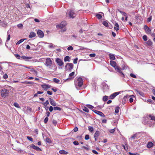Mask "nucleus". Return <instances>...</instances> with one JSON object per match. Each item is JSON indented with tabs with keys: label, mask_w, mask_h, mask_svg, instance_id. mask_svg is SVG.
Here are the masks:
<instances>
[{
	"label": "nucleus",
	"mask_w": 155,
	"mask_h": 155,
	"mask_svg": "<svg viewBox=\"0 0 155 155\" xmlns=\"http://www.w3.org/2000/svg\"><path fill=\"white\" fill-rule=\"evenodd\" d=\"M110 63L111 66L114 67L116 71L120 74V75L121 77H125L124 74L121 72L120 68L118 66H116V63L115 62L110 61Z\"/></svg>",
	"instance_id": "nucleus-1"
},
{
	"label": "nucleus",
	"mask_w": 155,
	"mask_h": 155,
	"mask_svg": "<svg viewBox=\"0 0 155 155\" xmlns=\"http://www.w3.org/2000/svg\"><path fill=\"white\" fill-rule=\"evenodd\" d=\"M83 84V80L82 78L79 77L76 80L75 79L74 84L76 88L78 89L79 87H81Z\"/></svg>",
	"instance_id": "nucleus-2"
},
{
	"label": "nucleus",
	"mask_w": 155,
	"mask_h": 155,
	"mask_svg": "<svg viewBox=\"0 0 155 155\" xmlns=\"http://www.w3.org/2000/svg\"><path fill=\"white\" fill-rule=\"evenodd\" d=\"M1 93L2 96L3 97H5L8 95L9 91L8 90L4 88L2 90Z\"/></svg>",
	"instance_id": "nucleus-3"
},
{
	"label": "nucleus",
	"mask_w": 155,
	"mask_h": 155,
	"mask_svg": "<svg viewBox=\"0 0 155 155\" xmlns=\"http://www.w3.org/2000/svg\"><path fill=\"white\" fill-rule=\"evenodd\" d=\"M67 25V23L65 21H63L61 23L56 26L57 28H62L65 27Z\"/></svg>",
	"instance_id": "nucleus-4"
},
{
	"label": "nucleus",
	"mask_w": 155,
	"mask_h": 155,
	"mask_svg": "<svg viewBox=\"0 0 155 155\" xmlns=\"http://www.w3.org/2000/svg\"><path fill=\"white\" fill-rule=\"evenodd\" d=\"M52 64V61L49 58H47L45 61V65L47 66L51 67Z\"/></svg>",
	"instance_id": "nucleus-5"
},
{
	"label": "nucleus",
	"mask_w": 155,
	"mask_h": 155,
	"mask_svg": "<svg viewBox=\"0 0 155 155\" xmlns=\"http://www.w3.org/2000/svg\"><path fill=\"white\" fill-rule=\"evenodd\" d=\"M68 15L70 18H73L75 17L76 15L73 11L70 10L68 13Z\"/></svg>",
	"instance_id": "nucleus-6"
},
{
	"label": "nucleus",
	"mask_w": 155,
	"mask_h": 155,
	"mask_svg": "<svg viewBox=\"0 0 155 155\" xmlns=\"http://www.w3.org/2000/svg\"><path fill=\"white\" fill-rule=\"evenodd\" d=\"M144 29L147 34H151V29L147 25H145L144 26Z\"/></svg>",
	"instance_id": "nucleus-7"
},
{
	"label": "nucleus",
	"mask_w": 155,
	"mask_h": 155,
	"mask_svg": "<svg viewBox=\"0 0 155 155\" xmlns=\"http://www.w3.org/2000/svg\"><path fill=\"white\" fill-rule=\"evenodd\" d=\"M55 61L59 66H62L64 64L63 61L59 58H57Z\"/></svg>",
	"instance_id": "nucleus-8"
},
{
	"label": "nucleus",
	"mask_w": 155,
	"mask_h": 155,
	"mask_svg": "<svg viewBox=\"0 0 155 155\" xmlns=\"http://www.w3.org/2000/svg\"><path fill=\"white\" fill-rule=\"evenodd\" d=\"M93 111L96 114L99 115L100 116L102 117H105L104 114L101 112L95 110H93Z\"/></svg>",
	"instance_id": "nucleus-9"
},
{
	"label": "nucleus",
	"mask_w": 155,
	"mask_h": 155,
	"mask_svg": "<svg viewBox=\"0 0 155 155\" xmlns=\"http://www.w3.org/2000/svg\"><path fill=\"white\" fill-rule=\"evenodd\" d=\"M120 93V92H117L113 93L110 95L109 96V98L110 99H114L115 97L118 95Z\"/></svg>",
	"instance_id": "nucleus-10"
},
{
	"label": "nucleus",
	"mask_w": 155,
	"mask_h": 155,
	"mask_svg": "<svg viewBox=\"0 0 155 155\" xmlns=\"http://www.w3.org/2000/svg\"><path fill=\"white\" fill-rule=\"evenodd\" d=\"M30 147L38 151H41V149L38 147L35 146L34 144H31L30 146Z\"/></svg>",
	"instance_id": "nucleus-11"
},
{
	"label": "nucleus",
	"mask_w": 155,
	"mask_h": 155,
	"mask_svg": "<svg viewBox=\"0 0 155 155\" xmlns=\"http://www.w3.org/2000/svg\"><path fill=\"white\" fill-rule=\"evenodd\" d=\"M37 34L38 36L41 38H43L44 36V34L43 32L40 30H38V31Z\"/></svg>",
	"instance_id": "nucleus-12"
},
{
	"label": "nucleus",
	"mask_w": 155,
	"mask_h": 155,
	"mask_svg": "<svg viewBox=\"0 0 155 155\" xmlns=\"http://www.w3.org/2000/svg\"><path fill=\"white\" fill-rule=\"evenodd\" d=\"M67 66L68 67V68L69 70H71L73 68L74 65H73V64L72 63H67L66 65L65 66V67L66 68Z\"/></svg>",
	"instance_id": "nucleus-13"
},
{
	"label": "nucleus",
	"mask_w": 155,
	"mask_h": 155,
	"mask_svg": "<svg viewBox=\"0 0 155 155\" xmlns=\"http://www.w3.org/2000/svg\"><path fill=\"white\" fill-rule=\"evenodd\" d=\"M41 86L45 90H47V88H49L51 87V86L49 85H47L46 84L42 85Z\"/></svg>",
	"instance_id": "nucleus-14"
},
{
	"label": "nucleus",
	"mask_w": 155,
	"mask_h": 155,
	"mask_svg": "<svg viewBox=\"0 0 155 155\" xmlns=\"http://www.w3.org/2000/svg\"><path fill=\"white\" fill-rule=\"evenodd\" d=\"M21 58L25 61H28L29 59H31L32 58V57H26L24 56H22Z\"/></svg>",
	"instance_id": "nucleus-15"
},
{
	"label": "nucleus",
	"mask_w": 155,
	"mask_h": 155,
	"mask_svg": "<svg viewBox=\"0 0 155 155\" xmlns=\"http://www.w3.org/2000/svg\"><path fill=\"white\" fill-rule=\"evenodd\" d=\"M146 44L147 46L150 47H152L153 46V42L151 40H149L146 42Z\"/></svg>",
	"instance_id": "nucleus-16"
},
{
	"label": "nucleus",
	"mask_w": 155,
	"mask_h": 155,
	"mask_svg": "<svg viewBox=\"0 0 155 155\" xmlns=\"http://www.w3.org/2000/svg\"><path fill=\"white\" fill-rule=\"evenodd\" d=\"M49 100L50 103L52 105L54 106H55L56 105V103L53 99H52L51 98H50Z\"/></svg>",
	"instance_id": "nucleus-17"
},
{
	"label": "nucleus",
	"mask_w": 155,
	"mask_h": 155,
	"mask_svg": "<svg viewBox=\"0 0 155 155\" xmlns=\"http://www.w3.org/2000/svg\"><path fill=\"white\" fill-rule=\"evenodd\" d=\"M36 35V34L35 32H31L30 33V34L29 36V37L30 38H32L35 37Z\"/></svg>",
	"instance_id": "nucleus-18"
},
{
	"label": "nucleus",
	"mask_w": 155,
	"mask_h": 155,
	"mask_svg": "<svg viewBox=\"0 0 155 155\" xmlns=\"http://www.w3.org/2000/svg\"><path fill=\"white\" fill-rule=\"evenodd\" d=\"M119 25L117 23H115L114 26V29L116 30V31H117L119 30Z\"/></svg>",
	"instance_id": "nucleus-19"
},
{
	"label": "nucleus",
	"mask_w": 155,
	"mask_h": 155,
	"mask_svg": "<svg viewBox=\"0 0 155 155\" xmlns=\"http://www.w3.org/2000/svg\"><path fill=\"white\" fill-rule=\"evenodd\" d=\"M110 58L112 60H114L115 59L114 55L112 54H109Z\"/></svg>",
	"instance_id": "nucleus-20"
},
{
	"label": "nucleus",
	"mask_w": 155,
	"mask_h": 155,
	"mask_svg": "<svg viewBox=\"0 0 155 155\" xmlns=\"http://www.w3.org/2000/svg\"><path fill=\"white\" fill-rule=\"evenodd\" d=\"M153 143L152 142H149L147 145V147L148 148H150L153 146Z\"/></svg>",
	"instance_id": "nucleus-21"
},
{
	"label": "nucleus",
	"mask_w": 155,
	"mask_h": 155,
	"mask_svg": "<svg viewBox=\"0 0 155 155\" xmlns=\"http://www.w3.org/2000/svg\"><path fill=\"white\" fill-rule=\"evenodd\" d=\"M135 91L138 93L140 95L142 96H143L144 93L143 92L137 90H135Z\"/></svg>",
	"instance_id": "nucleus-22"
},
{
	"label": "nucleus",
	"mask_w": 155,
	"mask_h": 155,
	"mask_svg": "<svg viewBox=\"0 0 155 155\" xmlns=\"http://www.w3.org/2000/svg\"><path fill=\"white\" fill-rule=\"evenodd\" d=\"M59 153L60 154H66L68 153V152H66L65 150H60L59 151Z\"/></svg>",
	"instance_id": "nucleus-23"
},
{
	"label": "nucleus",
	"mask_w": 155,
	"mask_h": 155,
	"mask_svg": "<svg viewBox=\"0 0 155 155\" xmlns=\"http://www.w3.org/2000/svg\"><path fill=\"white\" fill-rule=\"evenodd\" d=\"M100 134V133L98 131H96L94 134V137H98Z\"/></svg>",
	"instance_id": "nucleus-24"
},
{
	"label": "nucleus",
	"mask_w": 155,
	"mask_h": 155,
	"mask_svg": "<svg viewBox=\"0 0 155 155\" xmlns=\"http://www.w3.org/2000/svg\"><path fill=\"white\" fill-rule=\"evenodd\" d=\"M70 59V58L68 56H67L64 58V61L65 62H66V61L69 62Z\"/></svg>",
	"instance_id": "nucleus-25"
},
{
	"label": "nucleus",
	"mask_w": 155,
	"mask_h": 155,
	"mask_svg": "<svg viewBox=\"0 0 155 155\" xmlns=\"http://www.w3.org/2000/svg\"><path fill=\"white\" fill-rule=\"evenodd\" d=\"M129 97V95L128 94H127L125 96L123 99L122 101H126V99H127Z\"/></svg>",
	"instance_id": "nucleus-26"
},
{
	"label": "nucleus",
	"mask_w": 155,
	"mask_h": 155,
	"mask_svg": "<svg viewBox=\"0 0 155 155\" xmlns=\"http://www.w3.org/2000/svg\"><path fill=\"white\" fill-rule=\"evenodd\" d=\"M120 109V107L118 106H117L115 108V112L116 113H118Z\"/></svg>",
	"instance_id": "nucleus-27"
},
{
	"label": "nucleus",
	"mask_w": 155,
	"mask_h": 155,
	"mask_svg": "<svg viewBox=\"0 0 155 155\" xmlns=\"http://www.w3.org/2000/svg\"><path fill=\"white\" fill-rule=\"evenodd\" d=\"M26 39H20V40H19L16 43V45H18L21 42H23Z\"/></svg>",
	"instance_id": "nucleus-28"
},
{
	"label": "nucleus",
	"mask_w": 155,
	"mask_h": 155,
	"mask_svg": "<svg viewBox=\"0 0 155 155\" xmlns=\"http://www.w3.org/2000/svg\"><path fill=\"white\" fill-rule=\"evenodd\" d=\"M46 141L47 142L49 143H51V140L48 137H47L46 138Z\"/></svg>",
	"instance_id": "nucleus-29"
},
{
	"label": "nucleus",
	"mask_w": 155,
	"mask_h": 155,
	"mask_svg": "<svg viewBox=\"0 0 155 155\" xmlns=\"http://www.w3.org/2000/svg\"><path fill=\"white\" fill-rule=\"evenodd\" d=\"M53 81L56 83H58L60 82V81L59 80L56 78H54L53 79Z\"/></svg>",
	"instance_id": "nucleus-30"
},
{
	"label": "nucleus",
	"mask_w": 155,
	"mask_h": 155,
	"mask_svg": "<svg viewBox=\"0 0 155 155\" xmlns=\"http://www.w3.org/2000/svg\"><path fill=\"white\" fill-rule=\"evenodd\" d=\"M83 110H84V111L86 112H89V110L87 108V107H84L83 108Z\"/></svg>",
	"instance_id": "nucleus-31"
},
{
	"label": "nucleus",
	"mask_w": 155,
	"mask_h": 155,
	"mask_svg": "<svg viewBox=\"0 0 155 155\" xmlns=\"http://www.w3.org/2000/svg\"><path fill=\"white\" fill-rule=\"evenodd\" d=\"M54 110H58L60 111L61 110V108L60 107H54Z\"/></svg>",
	"instance_id": "nucleus-32"
},
{
	"label": "nucleus",
	"mask_w": 155,
	"mask_h": 155,
	"mask_svg": "<svg viewBox=\"0 0 155 155\" xmlns=\"http://www.w3.org/2000/svg\"><path fill=\"white\" fill-rule=\"evenodd\" d=\"M22 83H23L29 84H32L33 83L32 82H31L30 81H25V82H22Z\"/></svg>",
	"instance_id": "nucleus-33"
},
{
	"label": "nucleus",
	"mask_w": 155,
	"mask_h": 155,
	"mask_svg": "<svg viewBox=\"0 0 155 155\" xmlns=\"http://www.w3.org/2000/svg\"><path fill=\"white\" fill-rule=\"evenodd\" d=\"M103 25L107 27L108 26V22L106 21H104L103 23Z\"/></svg>",
	"instance_id": "nucleus-34"
},
{
	"label": "nucleus",
	"mask_w": 155,
	"mask_h": 155,
	"mask_svg": "<svg viewBox=\"0 0 155 155\" xmlns=\"http://www.w3.org/2000/svg\"><path fill=\"white\" fill-rule=\"evenodd\" d=\"M14 106L17 108H20V106H19V104L16 102L14 103Z\"/></svg>",
	"instance_id": "nucleus-35"
},
{
	"label": "nucleus",
	"mask_w": 155,
	"mask_h": 155,
	"mask_svg": "<svg viewBox=\"0 0 155 155\" xmlns=\"http://www.w3.org/2000/svg\"><path fill=\"white\" fill-rule=\"evenodd\" d=\"M108 99V97L107 96H104L103 98V100L104 101H106Z\"/></svg>",
	"instance_id": "nucleus-36"
},
{
	"label": "nucleus",
	"mask_w": 155,
	"mask_h": 155,
	"mask_svg": "<svg viewBox=\"0 0 155 155\" xmlns=\"http://www.w3.org/2000/svg\"><path fill=\"white\" fill-rule=\"evenodd\" d=\"M96 16L97 18L99 19H100L102 18V16L101 14H98L96 15Z\"/></svg>",
	"instance_id": "nucleus-37"
},
{
	"label": "nucleus",
	"mask_w": 155,
	"mask_h": 155,
	"mask_svg": "<svg viewBox=\"0 0 155 155\" xmlns=\"http://www.w3.org/2000/svg\"><path fill=\"white\" fill-rule=\"evenodd\" d=\"M88 130L91 132H92L94 130V128L93 127L91 126H89L88 127Z\"/></svg>",
	"instance_id": "nucleus-38"
},
{
	"label": "nucleus",
	"mask_w": 155,
	"mask_h": 155,
	"mask_svg": "<svg viewBox=\"0 0 155 155\" xmlns=\"http://www.w3.org/2000/svg\"><path fill=\"white\" fill-rule=\"evenodd\" d=\"M119 12L121 14H122L124 16H126L127 15L126 13L122 12L121 11H119Z\"/></svg>",
	"instance_id": "nucleus-39"
},
{
	"label": "nucleus",
	"mask_w": 155,
	"mask_h": 155,
	"mask_svg": "<svg viewBox=\"0 0 155 155\" xmlns=\"http://www.w3.org/2000/svg\"><path fill=\"white\" fill-rule=\"evenodd\" d=\"M143 39L145 41H146L147 40V36L146 35H143Z\"/></svg>",
	"instance_id": "nucleus-40"
},
{
	"label": "nucleus",
	"mask_w": 155,
	"mask_h": 155,
	"mask_svg": "<svg viewBox=\"0 0 155 155\" xmlns=\"http://www.w3.org/2000/svg\"><path fill=\"white\" fill-rule=\"evenodd\" d=\"M87 107L88 108H90V109H92L94 107L93 106H92L91 105H90V104L87 105Z\"/></svg>",
	"instance_id": "nucleus-41"
},
{
	"label": "nucleus",
	"mask_w": 155,
	"mask_h": 155,
	"mask_svg": "<svg viewBox=\"0 0 155 155\" xmlns=\"http://www.w3.org/2000/svg\"><path fill=\"white\" fill-rule=\"evenodd\" d=\"M49 45L48 46V47L50 48H54V46L53 44L52 43H49Z\"/></svg>",
	"instance_id": "nucleus-42"
},
{
	"label": "nucleus",
	"mask_w": 155,
	"mask_h": 155,
	"mask_svg": "<svg viewBox=\"0 0 155 155\" xmlns=\"http://www.w3.org/2000/svg\"><path fill=\"white\" fill-rule=\"evenodd\" d=\"M67 49L68 51H72L73 50V48L72 46H70Z\"/></svg>",
	"instance_id": "nucleus-43"
},
{
	"label": "nucleus",
	"mask_w": 155,
	"mask_h": 155,
	"mask_svg": "<svg viewBox=\"0 0 155 155\" xmlns=\"http://www.w3.org/2000/svg\"><path fill=\"white\" fill-rule=\"evenodd\" d=\"M115 128H114L113 129H110V130H109V132L111 133H113L114 131H115Z\"/></svg>",
	"instance_id": "nucleus-44"
},
{
	"label": "nucleus",
	"mask_w": 155,
	"mask_h": 155,
	"mask_svg": "<svg viewBox=\"0 0 155 155\" xmlns=\"http://www.w3.org/2000/svg\"><path fill=\"white\" fill-rule=\"evenodd\" d=\"M49 104V102L48 100H47L45 103H44V105L45 107H46L47 105Z\"/></svg>",
	"instance_id": "nucleus-45"
},
{
	"label": "nucleus",
	"mask_w": 155,
	"mask_h": 155,
	"mask_svg": "<svg viewBox=\"0 0 155 155\" xmlns=\"http://www.w3.org/2000/svg\"><path fill=\"white\" fill-rule=\"evenodd\" d=\"M27 139L28 140H30L31 141H32V142L33 141V139L32 137H30L29 136H28L27 137Z\"/></svg>",
	"instance_id": "nucleus-46"
},
{
	"label": "nucleus",
	"mask_w": 155,
	"mask_h": 155,
	"mask_svg": "<svg viewBox=\"0 0 155 155\" xmlns=\"http://www.w3.org/2000/svg\"><path fill=\"white\" fill-rule=\"evenodd\" d=\"M128 153L130 155H139V153H132L130 152H129Z\"/></svg>",
	"instance_id": "nucleus-47"
},
{
	"label": "nucleus",
	"mask_w": 155,
	"mask_h": 155,
	"mask_svg": "<svg viewBox=\"0 0 155 155\" xmlns=\"http://www.w3.org/2000/svg\"><path fill=\"white\" fill-rule=\"evenodd\" d=\"M130 76L131 77H132V78H137L136 75H135L132 74V73L130 74Z\"/></svg>",
	"instance_id": "nucleus-48"
},
{
	"label": "nucleus",
	"mask_w": 155,
	"mask_h": 155,
	"mask_svg": "<svg viewBox=\"0 0 155 155\" xmlns=\"http://www.w3.org/2000/svg\"><path fill=\"white\" fill-rule=\"evenodd\" d=\"M89 56L92 58H93L96 56V54L95 53L91 54H89Z\"/></svg>",
	"instance_id": "nucleus-49"
},
{
	"label": "nucleus",
	"mask_w": 155,
	"mask_h": 155,
	"mask_svg": "<svg viewBox=\"0 0 155 155\" xmlns=\"http://www.w3.org/2000/svg\"><path fill=\"white\" fill-rule=\"evenodd\" d=\"M89 136L88 135H86L85 137V139L86 140H88L89 139Z\"/></svg>",
	"instance_id": "nucleus-50"
},
{
	"label": "nucleus",
	"mask_w": 155,
	"mask_h": 155,
	"mask_svg": "<svg viewBox=\"0 0 155 155\" xmlns=\"http://www.w3.org/2000/svg\"><path fill=\"white\" fill-rule=\"evenodd\" d=\"M15 56L17 59H20V58L21 57L18 54H15Z\"/></svg>",
	"instance_id": "nucleus-51"
},
{
	"label": "nucleus",
	"mask_w": 155,
	"mask_h": 155,
	"mask_svg": "<svg viewBox=\"0 0 155 155\" xmlns=\"http://www.w3.org/2000/svg\"><path fill=\"white\" fill-rule=\"evenodd\" d=\"M48 120V117H46L44 119V123L45 124H46L47 123Z\"/></svg>",
	"instance_id": "nucleus-52"
},
{
	"label": "nucleus",
	"mask_w": 155,
	"mask_h": 155,
	"mask_svg": "<svg viewBox=\"0 0 155 155\" xmlns=\"http://www.w3.org/2000/svg\"><path fill=\"white\" fill-rule=\"evenodd\" d=\"M75 72H72L69 75V76L70 77H72L74 75Z\"/></svg>",
	"instance_id": "nucleus-53"
},
{
	"label": "nucleus",
	"mask_w": 155,
	"mask_h": 155,
	"mask_svg": "<svg viewBox=\"0 0 155 155\" xmlns=\"http://www.w3.org/2000/svg\"><path fill=\"white\" fill-rule=\"evenodd\" d=\"M78 60V58H76L75 59H74L73 61V63L74 64H76L77 62V61Z\"/></svg>",
	"instance_id": "nucleus-54"
},
{
	"label": "nucleus",
	"mask_w": 155,
	"mask_h": 155,
	"mask_svg": "<svg viewBox=\"0 0 155 155\" xmlns=\"http://www.w3.org/2000/svg\"><path fill=\"white\" fill-rule=\"evenodd\" d=\"M31 61L32 62H36L38 61V60L36 59H33L31 60Z\"/></svg>",
	"instance_id": "nucleus-55"
},
{
	"label": "nucleus",
	"mask_w": 155,
	"mask_h": 155,
	"mask_svg": "<svg viewBox=\"0 0 155 155\" xmlns=\"http://www.w3.org/2000/svg\"><path fill=\"white\" fill-rule=\"evenodd\" d=\"M10 35L9 34V35H8L6 41H9L10 40Z\"/></svg>",
	"instance_id": "nucleus-56"
},
{
	"label": "nucleus",
	"mask_w": 155,
	"mask_h": 155,
	"mask_svg": "<svg viewBox=\"0 0 155 155\" xmlns=\"http://www.w3.org/2000/svg\"><path fill=\"white\" fill-rule=\"evenodd\" d=\"M73 144L75 145H78L79 143L77 141H74L73 142Z\"/></svg>",
	"instance_id": "nucleus-57"
},
{
	"label": "nucleus",
	"mask_w": 155,
	"mask_h": 155,
	"mask_svg": "<svg viewBox=\"0 0 155 155\" xmlns=\"http://www.w3.org/2000/svg\"><path fill=\"white\" fill-rule=\"evenodd\" d=\"M92 153L95 154H98V153L95 150H93L92 151Z\"/></svg>",
	"instance_id": "nucleus-58"
},
{
	"label": "nucleus",
	"mask_w": 155,
	"mask_h": 155,
	"mask_svg": "<svg viewBox=\"0 0 155 155\" xmlns=\"http://www.w3.org/2000/svg\"><path fill=\"white\" fill-rule=\"evenodd\" d=\"M23 25L21 24H19L17 25V26L19 28H21L23 27Z\"/></svg>",
	"instance_id": "nucleus-59"
},
{
	"label": "nucleus",
	"mask_w": 155,
	"mask_h": 155,
	"mask_svg": "<svg viewBox=\"0 0 155 155\" xmlns=\"http://www.w3.org/2000/svg\"><path fill=\"white\" fill-rule=\"evenodd\" d=\"M151 19H152L151 17H149L147 19V21L148 22H149L151 20Z\"/></svg>",
	"instance_id": "nucleus-60"
},
{
	"label": "nucleus",
	"mask_w": 155,
	"mask_h": 155,
	"mask_svg": "<svg viewBox=\"0 0 155 155\" xmlns=\"http://www.w3.org/2000/svg\"><path fill=\"white\" fill-rule=\"evenodd\" d=\"M52 123L54 125H55L57 124V122L56 120H53L52 121Z\"/></svg>",
	"instance_id": "nucleus-61"
},
{
	"label": "nucleus",
	"mask_w": 155,
	"mask_h": 155,
	"mask_svg": "<svg viewBox=\"0 0 155 155\" xmlns=\"http://www.w3.org/2000/svg\"><path fill=\"white\" fill-rule=\"evenodd\" d=\"M53 110V108L52 106H50L49 108V110L50 112H52Z\"/></svg>",
	"instance_id": "nucleus-62"
},
{
	"label": "nucleus",
	"mask_w": 155,
	"mask_h": 155,
	"mask_svg": "<svg viewBox=\"0 0 155 155\" xmlns=\"http://www.w3.org/2000/svg\"><path fill=\"white\" fill-rule=\"evenodd\" d=\"M47 93L50 95H51L52 94V91H47Z\"/></svg>",
	"instance_id": "nucleus-63"
},
{
	"label": "nucleus",
	"mask_w": 155,
	"mask_h": 155,
	"mask_svg": "<svg viewBox=\"0 0 155 155\" xmlns=\"http://www.w3.org/2000/svg\"><path fill=\"white\" fill-rule=\"evenodd\" d=\"M78 129L77 127H75L73 129V130L74 132H77L78 131Z\"/></svg>",
	"instance_id": "nucleus-64"
}]
</instances>
